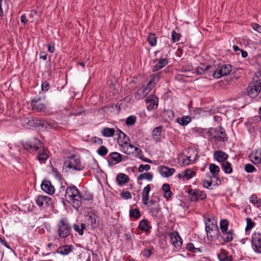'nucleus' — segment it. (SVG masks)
I'll return each instance as SVG.
<instances>
[{
    "label": "nucleus",
    "instance_id": "obj_58",
    "mask_svg": "<svg viewBox=\"0 0 261 261\" xmlns=\"http://www.w3.org/2000/svg\"><path fill=\"white\" fill-rule=\"evenodd\" d=\"M152 254V250L148 248L145 249L143 251V255L149 258Z\"/></svg>",
    "mask_w": 261,
    "mask_h": 261
},
{
    "label": "nucleus",
    "instance_id": "obj_11",
    "mask_svg": "<svg viewBox=\"0 0 261 261\" xmlns=\"http://www.w3.org/2000/svg\"><path fill=\"white\" fill-rule=\"evenodd\" d=\"M32 110L37 112L44 111L46 109V105L41 97L33 98L31 102Z\"/></svg>",
    "mask_w": 261,
    "mask_h": 261
},
{
    "label": "nucleus",
    "instance_id": "obj_55",
    "mask_svg": "<svg viewBox=\"0 0 261 261\" xmlns=\"http://www.w3.org/2000/svg\"><path fill=\"white\" fill-rule=\"evenodd\" d=\"M150 169V166L148 164H141L138 168V171L140 173L143 172L144 170L148 171Z\"/></svg>",
    "mask_w": 261,
    "mask_h": 261
},
{
    "label": "nucleus",
    "instance_id": "obj_9",
    "mask_svg": "<svg viewBox=\"0 0 261 261\" xmlns=\"http://www.w3.org/2000/svg\"><path fill=\"white\" fill-rule=\"evenodd\" d=\"M232 70V66L228 64H223L219 67L217 70H214L213 77L219 79L223 76L227 75L230 73Z\"/></svg>",
    "mask_w": 261,
    "mask_h": 261
},
{
    "label": "nucleus",
    "instance_id": "obj_60",
    "mask_svg": "<svg viewBox=\"0 0 261 261\" xmlns=\"http://www.w3.org/2000/svg\"><path fill=\"white\" fill-rule=\"evenodd\" d=\"M203 185L204 188L208 189L213 185L212 181L204 179L203 180Z\"/></svg>",
    "mask_w": 261,
    "mask_h": 261
},
{
    "label": "nucleus",
    "instance_id": "obj_5",
    "mask_svg": "<svg viewBox=\"0 0 261 261\" xmlns=\"http://www.w3.org/2000/svg\"><path fill=\"white\" fill-rule=\"evenodd\" d=\"M22 146L30 153H33L42 149L43 144L39 139L34 137L22 143Z\"/></svg>",
    "mask_w": 261,
    "mask_h": 261
},
{
    "label": "nucleus",
    "instance_id": "obj_49",
    "mask_svg": "<svg viewBox=\"0 0 261 261\" xmlns=\"http://www.w3.org/2000/svg\"><path fill=\"white\" fill-rule=\"evenodd\" d=\"M149 211L153 217H157L159 212L161 211V208L159 204H158L156 206L151 207Z\"/></svg>",
    "mask_w": 261,
    "mask_h": 261
},
{
    "label": "nucleus",
    "instance_id": "obj_4",
    "mask_svg": "<svg viewBox=\"0 0 261 261\" xmlns=\"http://www.w3.org/2000/svg\"><path fill=\"white\" fill-rule=\"evenodd\" d=\"M205 226L208 240L214 241L218 239L220 232L217 222L215 220H213V221L212 222V224L205 222Z\"/></svg>",
    "mask_w": 261,
    "mask_h": 261
},
{
    "label": "nucleus",
    "instance_id": "obj_32",
    "mask_svg": "<svg viewBox=\"0 0 261 261\" xmlns=\"http://www.w3.org/2000/svg\"><path fill=\"white\" fill-rule=\"evenodd\" d=\"M87 218L89 223L92 227H95L97 225V215L94 213L89 212L87 215Z\"/></svg>",
    "mask_w": 261,
    "mask_h": 261
},
{
    "label": "nucleus",
    "instance_id": "obj_6",
    "mask_svg": "<svg viewBox=\"0 0 261 261\" xmlns=\"http://www.w3.org/2000/svg\"><path fill=\"white\" fill-rule=\"evenodd\" d=\"M210 133L215 141L225 142L228 140L225 129L221 126L211 129Z\"/></svg>",
    "mask_w": 261,
    "mask_h": 261
},
{
    "label": "nucleus",
    "instance_id": "obj_36",
    "mask_svg": "<svg viewBox=\"0 0 261 261\" xmlns=\"http://www.w3.org/2000/svg\"><path fill=\"white\" fill-rule=\"evenodd\" d=\"M115 133V129L112 128L103 127L101 130L102 135L106 137H113Z\"/></svg>",
    "mask_w": 261,
    "mask_h": 261
},
{
    "label": "nucleus",
    "instance_id": "obj_48",
    "mask_svg": "<svg viewBox=\"0 0 261 261\" xmlns=\"http://www.w3.org/2000/svg\"><path fill=\"white\" fill-rule=\"evenodd\" d=\"M137 118L135 116L131 115L128 117L125 121V124L127 126H132L134 125L136 121Z\"/></svg>",
    "mask_w": 261,
    "mask_h": 261
},
{
    "label": "nucleus",
    "instance_id": "obj_35",
    "mask_svg": "<svg viewBox=\"0 0 261 261\" xmlns=\"http://www.w3.org/2000/svg\"><path fill=\"white\" fill-rule=\"evenodd\" d=\"M191 117L188 116H182L181 118L178 117L176 120V122L182 126L187 125L191 122Z\"/></svg>",
    "mask_w": 261,
    "mask_h": 261
},
{
    "label": "nucleus",
    "instance_id": "obj_47",
    "mask_svg": "<svg viewBox=\"0 0 261 261\" xmlns=\"http://www.w3.org/2000/svg\"><path fill=\"white\" fill-rule=\"evenodd\" d=\"M162 129V126H159L154 128L152 130V136L153 137H157L158 139H160L161 136Z\"/></svg>",
    "mask_w": 261,
    "mask_h": 261
},
{
    "label": "nucleus",
    "instance_id": "obj_20",
    "mask_svg": "<svg viewBox=\"0 0 261 261\" xmlns=\"http://www.w3.org/2000/svg\"><path fill=\"white\" fill-rule=\"evenodd\" d=\"M42 190L49 195H53L55 191L54 187L51 185L49 180H44L41 184Z\"/></svg>",
    "mask_w": 261,
    "mask_h": 261
},
{
    "label": "nucleus",
    "instance_id": "obj_64",
    "mask_svg": "<svg viewBox=\"0 0 261 261\" xmlns=\"http://www.w3.org/2000/svg\"><path fill=\"white\" fill-rule=\"evenodd\" d=\"M255 76L257 79L255 81H259V83H261V69L259 67L258 71L255 74Z\"/></svg>",
    "mask_w": 261,
    "mask_h": 261
},
{
    "label": "nucleus",
    "instance_id": "obj_39",
    "mask_svg": "<svg viewBox=\"0 0 261 261\" xmlns=\"http://www.w3.org/2000/svg\"><path fill=\"white\" fill-rule=\"evenodd\" d=\"M209 169L210 172L212 174L213 177H217V175H218L220 171L219 167L214 164H211L210 165Z\"/></svg>",
    "mask_w": 261,
    "mask_h": 261
},
{
    "label": "nucleus",
    "instance_id": "obj_19",
    "mask_svg": "<svg viewBox=\"0 0 261 261\" xmlns=\"http://www.w3.org/2000/svg\"><path fill=\"white\" fill-rule=\"evenodd\" d=\"M215 69L214 67L211 65H202L201 66H198L196 68V73L198 75H204L213 72Z\"/></svg>",
    "mask_w": 261,
    "mask_h": 261
},
{
    "label": "nucleus",
    "instance_id": "obj_46",
    "mask_svg": "<svg viewBox=\"0 0 261 261\" xmlns=\"http://www.w3.org/2000/svg\"><path fill=\"white\" fill-rule=\"evenodd\" d=\"M247 225L245 228L246 232L250 230L255 226V223L252 221L251 218H247L246 219Z\"/></svg>",
    "mask_w": 261,
    "mask_h": 261
},
{
    "label": "nucleus",
    "instance_id": "obj_52",
    "mask_svg": "<svg viewBox=\"0 0 261 261\" xmlns=\"http://www.w3.org/2000/svg\"><path fill=\"white\" fill-rule=\"evenodd\" d=\"M181 37V35L179 33L176 32L175 31H172L171 33V39L173 42H176L179 41Z\"/></svg>",
    "mask_w": 261,
    "mask_h": 261
},
{
    "label": "nucleus",
    "instance_id": "obj_1",
    "mask_svg": "<svg viewBox=\"0 0 261 261\" xmlns=\"http://www.w3.org/2000/svg\"><path fill=\"white\" fill-rule=\"evenodd\" d=\"M65 191V197L67 200L71 203L73 207L78 208L82 203V197L79 190L75 186L65 187L62 185L60 187V192L64 193Z\"/></svg>",
    "mask_w": 261,
    "mask_h": 261
},
{
    "label": "nucleus",
    "instance_id": "obj_41",
    "mask_svg": "<svg viewBox=\"0 0 261 261\" xmlns=\"http://www.w3.org/2000/svg\"><path fill=\"white\" fill-rule=\"evenodd\" d=\"M152 178L153 174L151 173L148 172L140 174L137 177L138 180H142L146 179L147 180L150 181Z\"/></svg>",
    "mask_w": 261,
    "mask_h": 261
},
{
    "label": "nucleus",
    "instance_id": "obj_51",
    "mask_svg": "<svg viewBox=\"0 0 261 261\" xmlns=\"http://www.w3.org/2000/svg\"><path fill=\"white\" fill-rule=\"evenodd\" d=\"M195 174L196 172L190 169H187L184 172V176L189 179L192 178Z\"/></svg>",
    "mask_w": 261,
    "mask_h": 261
},
{
    "label": "nucleus",
    "instance_id": "obj_3",
    "mask_svg": "<svg viewBox=\"0 0 261 261\" xmlns=\"http://www.w3.org/2000/svg\"><path fill=\"white\" fill-rule=\"evenodd\" d=\"M63 165L66 168L72 169L76 171H81L84 168V166L81 163L80 157L75 154H73L70 156L68 157L64 161Z\"/></svg>",
    "mask_w": 261,
    "mask_h": 261
},
{
    "label": "nucleus",
    "instance_id": "obj_57",
    "mask_svg": "<svg viewBox=\"0 0 261 261\" xmlns=\"http://www.w3.org/2000/svg\"><path fill=\"white\" fill-rule=\"evenodd\" d=\"M254 159L255 162V164H260L261 163V150L257 151L254 156Z\"/></svg>",
    "mask_w": 261,
    "mask_h": 261
},
{
    "label": "nucleus",
    "instance_id": "obj_27",
    "mask_svg": "<svg viewBox=\"0 0 261 261\" xmlns=\"http://www.w3.org/2000/svg\"><path fill=\"white\" fill-rule=\"evenodd\" d=\"M151 190V186L148 184L143 189L142 195V203L145 205H147L149 200V194Z\"/></svg>",
    "mask_w": 261,
    "mask_h": 261
},
{
    "label": "nucleus",
    "instance_id": "obj_7",
    "mask_svg": "<svg viewBox=\"0 0 261 261\" xmlns=\"http://www.w3.org/2000/svg\"><path fill=\"white\" fill-rule=\"evenodd\" d=\"M247 94L251 98L256 97L261 91V83L259 81H254L251 83L247 89Z\"/></svg>",
    "mask_w": 261,
    "mask_h": 261
},
{
    "label": "nucleus",
    "instance_id": "obj_12",
    "mask_svg": "<svg viewBox=\"0 0 261 261\" xmlns=\"http://www.w3.org/2000/svg\"><path fill=\"white\" fill-rule=\"evenodd\" d=\"M251 247L256 253H261V233L254 232L252 236Z\"/></svg>",
    "mask_w": 261,
    "mask_h": 261
},
{
    "label": "nucleus",
    "instance_id": "obj_42",
    "mask_svg": "<svg viewBox=\"0 0 261 261\" xmlns=\"http://www.w3.org/2000/svg\"><path fill=\"white\" fill-rule=\"evenodd\" d=\"M147 41L151 46H155L156 44V37L155 34L154 33H150L147 37Z\"/></svg>",
    "mask_w": 261,
    "mask_h": 261
},
{
    "label": "nucleus",
    "instance_id": "obj_23",
    "mask_svg": "<svg viewBox=\"0 0 261 261\" xmlns=\"http://www.w3.org/2000/svg\"><path fill=\"white\" fill-rule=\"evenodd\" d=\"M189 133L190 135L195 137H205L206 132L205 129L195 127L192 128L190 130Z\"/></svg>",
    "mask_w": 261,
    "mask_h": 261
},
{
    "label": "nucleus",
    "instance_id": "obj_24",
    "mask_svg": "<svg viewBox=\"0 0 261 261\" xmlns=\"http://www.w3.org/2000/svg\"><path fill=\"white\" fill-rule=\"evenodd\" d=\"M214 158L218 162L222 163L226 161L228 158V155L222 150H218L214 152Z\"/></svg>",
    "mask_w": 261,
    "mask_h": 261
},
{
    "label": "nucleus",
    "instance_id": "obj_50",
    "mask_svg": "<svg viewBox=\"0 0 261 261\" xmlns=\"http://www.w3.org/2000/svg\"><path fill=\"white\" fill-rule=\"evenodd\" d=\"M97 153L101 156H104L108 153V149L105 146H101L97 150Z\"/></svg>",
    "mask_w": 261,
    "mask_h": 261
},
{
    "label": "nucleus",
    "instance_id": "obj_31",
    "mask_svg": "<svg viewBox=\"0 0 261 261\" xmlns=\"http://www.w3.org/2000/svg\"><path fill=\"white\" fill-rule=\"evenodd\" d=\"M138 228L142 231L148 232L151 228V226L149 225L147 220L143 219L140 222Z\"/></svg>",
    "mask_w": 261,
    "mask_h": 261
},
{
    "label": "nucleus",
    "instance_id": "obj_16",
    "mask_svg": "<svg viewBox=\"0 0 261 261\" xmlns=\"http://www.w3.org/2000/svg\"><path fill=\"white\" fill-rule=\"evenodd\" d=\"M171 242L173 246L177 249H180L182 244V240L179 233L174 231L170 233Z\"/></svg>",
    "mask_w": 261,
    "mask_h": 261
},
{
    "label": "nucleus",
    "instance_id": "obj_34",
    "mask_svg": "<svg viewBox=\"0 0 261 261\" xmlns=\"http://www.w3.org/2000/svg\"><path fill=\"white\" fill-rule=\"evenodd\" d=\"M218 258L220 261H231L232 257L230 255H229L228 253L224 250H222L220 253L218 255Z\"/></svg>",
    "mask_w": 261,
    "mask_h": 261
},
{
    "label": "nucleus",
    "instance_id": "obj_59",
    "mask_svg": "<svg viewBox=\"0 0 261 261\" xmlns=\"http://www.w3.org/2000/svg\"><path fill=\"white\" fill-rule=\"evenodd\" d=\"M49 84L47 81H44L42 83L41 88L43 91H47L49 88Z\"/></svg>",
    "mask_w": 261,
    "mask_h": 261
},
{
    "label": "nucleus",
    "instance_id": "obj_22",
    "mask_svg": "<svg viewBox=\"0 0 261 261\" xmlns=\"http://www.w3.org/2000/svg\"><path fill=\"white\" fill-rule=\"evenodd\" d=\"M150 89L147 87H142L137 90V92L134 94L136 99L139 100L144 97L150 91Z\"/></svg>",
    "mask_w": 261,
    "mask_h": 261
},
{
    "label": "nucleus",
    "instance_id": "obj_33",
    "mask_svg": "<svg viewBox=\"0 0 261 261\" xmlns=\"http://www.w3.org/2000/svg\"><path fill=\"white\" fill-rule=\"evenodd\" d=\"M24 122L27 123L29 127L37 128V118H28L25 119Z\"/></svg>",
    "mask_w": 261,
    "mask_h": 261
},
{
    "label": "nucleus",
    "instance_id": "obj_54",
    "mask_svg": "<svg viewBox=\"0 0 261 261\" xmlns=\"http://www.w3.org/2000/svg\"><path fill=\"white\" fill-rule=\"evenodd\" d=\"M245 171L247 173H252L256 171V168L253 165L247 164L245 166Z\"/></svg>",
    "mask_w": 261,
    "mask_h": 261
},
{
    "label": "nucleus",
    "instance_id": "obj_18",
    "mask_svg": "<svg viewBox=\"0 0 261 261\" xmlns=\"http://www.w3.org/2000/svg\"><path fill=\"white\" fill-rule=\"evenodd\" d=\"M158 171L163 177H169L174 173L175 169L165 166H160L158 167Z\"/></svg>",
    "mask_w": 261,
    "mask_h": 261
},
{
    "label": "nucleus",
    "instance_id": "obj_15",
    "mask_svg": "<svg viewBox=\"0 0 261 261\" xmlns=\"http://www.w3.org/2000/svg\"><path fill=\"white\" fill-rule=\"evenodd\" d=\"M145 101L147 103V109L149 111L156 109L159 104V98L153 95H150L145 99Z\"/></svg>",
    "mask_w": 261,
    "mask_h": 261
},
{
    "label": "nucleus",
    "instance_id": "obj_45",
    "mask_svg": "<svg viewBox=\"0 0 261 261\" xmlns=\"http://www.w3.org/2000/svg\"><path fill=\"white\" fill-rule=\"evenodd\" d=\"M129 216L132 218H135L136 219H139L141 217L140 210L138 208L130 210Z\"/></svg>",
    "mask_w": 261,
    "mask_h": 261
},
{
    "label": "nucleus",
    "instance_id": "obj_2",
    "mask_svg": "<svg viewBox=\"0 0 261 261\" xmlns=\"http://www.w3.org/2000/svg\"><path fill=\"white\" fill-rule=\"evenodd\" d=\"M72 230L70 224L65 218L60 220L57 225V232L60 238H65L69 236Z\"/></svg>",
    "mask_w": 261,
    "mask_h": 261
},
{
    "label": "nucleus",
    "instance_id": "obj_10",
    "mask_svg": "<svg viewBox=\"0 0 261 261\" xmlns=\"http://www.w3.org/2000/svg\"><path fill=\"white\" fill-rule=\"evenodd\" d=\"M127 159V156H122L120 153L117 152H113L110 153L107 158L109 165L119 164L123 161H126Z\"/></svg>",
    "mask_w": 261,
    "mask_h": 261
},
{
    "label": "nucleus",
    "instance_id": "obj_8",
    "mask_svg": "<svg viewBox=\"0 0 261 261\" xmlns=\"http://www.w3.org/2000/svg\"><path fill=\"white\" fill-rule=\"evenodd\" d=\"M189 199L192 202H197L202 200L206 198V194L204 191L198 189H189L188 191Z\"/></svg>",
    "mask_w": 261,
    "mask_h": 261
},
{
    "label": "nucleus",
    "instance_id": "obj_29",
    "mask_svg": "<svg viewBox=\"0 0 261 261\" xmlns=\"http://www.w3.org/2000/svg\"><path fill=\"white\" fill-rule=\"evenodd\" d=\"M160 79V73L154 74L150 76V80L148 82L147 86L150 89L154 87L156 84L159 82Z\"/></svg>",
    "mask_w": 261,
    "mask_h": 261
},
{
    "label": "nucleus",
    "instance_id": "obj_53",
    "mask_svg": "<svg viewBox=\"0 0 261 261\" xmlns=\"http://www.w3.org/2000/svg\"><path fill=\"white\" fill-rule=\"evenodd\" d=\"M120 195L122 198L125 200L130 199L132 198V195L129 192L126 191H122Z\"/></svg>",
    "mask_w": 261,
    "mask_h": 261
},
{
    "label": "nucleus",
    "instance_id": "obj_44",
    "mask_svg": "<svg viewBox=\"0 0 261 261\" xmlns=\"http://www.w3.org/2000/svg\"><path fill=\"white\" fill-rule=\"evenodd\" d=\"M229 222L227 219H222L220 223V228L222 232L227 230Z\"/></svg>",
    "mask_w": 261,
    "mask_h": 261
},
{
    "label": "nucleus",
    "instance_id": "obj_43",
    "mask_svg": "<svg viewBox=\"0 0 261 261\" xmlns=\"http://www.w3.org/2000/svg\"><path fill=\"white\" fill-rule=\"evenodd\" d=\"M187 249L193 253H197L201 252V250L200 248H196L194 246V245L192 243H189L187 244L186 246Z\"/></svg>",
    "mask_w": 261,
    "mask_h": 261
},
{
    "label": "nucleus",
    "instance_id": "obj_14",
    "mask_svg": "<svg viewBox=\"0 0 261 261\" xmlns=\"http://www.w3.org/2000/svg\"><path fill=\"white\" fill-rule=\"evenodd\" d=\"M58 127V124L55 121H48L43 119H38L37 128L40 129H54Z\"/></svg>",
    "mask_w": 261,
    "mask_h": 261
},
{
    "label": "nucleus",
    "instance_id": "obj_38",
    "mask_svg": "<svg viewBox=\"0 0 261 261\" xmlns=\"http://www.w3.org/2000/svg\"><path fill=\"white\" fill-rule=\"evenodd\" d=\"M87 226L85 223H82L81 226L78 224H74L73 228L74 230L78 233L80 236H83L84 230L86 229Z\"/></svg>",
    "mask_w": 261,
    "mask_h": 261
},
{
    "label": "nucleus",
    "instance_id": "obj_61",
    "mask_svg": "<svg viewBox=\"0 0 261 261\" xmlns=\"http://www.w3.org/2000/svg\"><path fill=\"white\" fill-rule=\"evenodd\" d=\"M92 139L93 142L97 144L101 145L103 143V141L102 139L99 137H94Z\"/></svg>",
    "mask_w": 261,
    "mask_h": 261
},
{
    "label": "nucleus",
    "instance_id": "obj_30",
    "mask_svg": "<svg viewBox=\"0 0 261 261\" xmlns=\"http://www.w3.org/2000/svg\"><path fill=\"white\" fill-rule=\"evenodd\" d=\"M168 63V59L167 58L161 59L158 63L153 67V71H156L164 67Z\"/></svg>",
    "mask_w": 261,
    "mask_h": 261
},
{
    "label": "nucleus",
    "instance_id": "obj_28",
    "mask_svg": "<svg viewBox=\"0 0 261 261\" xmlns=\"http://www.w3.org/2000/svg\"><path fill=\"white\" fill-rule=\"evenodd\" d=\"M37 152L38 153V155L36 158L39 161L40 163L41 164L45 163L48 156L46 151L44 149V146L42 147V149L38 150Z\"/></svg>",
    "mask_w": 261,
    "mask_h": 261
},
{
    "label": "nucleus",
    "instance_id": "obj_62",
    "mask_svg": "<svg viewBox=\"0 0 261 261\" xmlns=\"http://www.w3.org/2000/svg\"><path fill=\"white\" fill-rule=\"evenodd\" d=\"M252 27L254 30L261 33V25L259 24L256 23H252Z\"/></svg>",
    "mask_w": 261,
    "mask_h": 261
},
{
    "label": "nucleus",
    "instance_id": "obj_21",
    "mask_svg": "<svg viewBox=\"0 0 261 261\" xmlns=\"http://www.w3.org/2000/svg\"><path fill=\"white\" fill-rule=\"evenodd\" d=\"M74 249V247L72 245H64L60 246L55 252L59 253L62 255H66Z\"/></svg>",
    "mask_w": 261,
    "mask_h": 261
},
{
    "label": "nucleus",
    "instance_id": "obj_56",
    "mask_svg": "<svg viewBox=\"0 0 261 261\" xmlns=\"http://www.w3.org/2000/svg\"><path fill=\"white\" fill-rule=\"evenodd\" d=\"M166 116L169 120H172L174 117V112L172 110H167L165 112Z\"/></svg>",
    "mask_w": 261,
    "mask_h": 261
},
{
    "label": "nucleus",
    "instance_id": "obj_37",
    "mask_svg": "<svg viewBox=\"0 0 261 261\" xmlns=\"http://www.w3.org/2000/svg\"><path fill=\"white\" fill-rule=\"evenodd\" d=\"M221 168L225 173L230 174L232 172L231 164L228 161L221 163Z\"/></svg>",
    "mask_w": 261,
    "mask_h": 261
},
{
    "label": "nucleus",
    "instance_id": "obj_26",
    "mask_svg": "<svg viewBox=\"0 0 261 261\" xmlns=\"http://www.w3.org/2000/svg\"><path fill=\"white\" fill-rule=\"evenodd\" d=\"M129 177L126 174L120 173L117 174L116 180L118 186H122L129 181Z\"/></svg>",
    "mask_w": 261,
    "mask_h": 261
},
{
    "label": "nucleus",
    "instance_id": "obj_40",
    "mask_svg": "<svg viewBox=\"0 0 261 261\" xmlns=\"http://www.w3.org/2000/svg\"><path fill=\"white\" fill-rule=\"evenodd\" d=\"M118 143L121 145H123L124 143H126L127 142L130 141V139L129 137H128L124 133L118 136V137H116Z\"/></svg>",
    "mask_w": 261,
    "mask_h": 261
},
{
    "label": "nucleus",
    "instance_id": "obj_25",
    "mask_svg": "<svg viewBox=\"0 0 261 261\" xmlns=\"http://www.w3.org/2000/svg\"><path fill=\"white\" fill-rule=\"evenodd\" d=\"M234 233L232 229H230L228 231H224L222 232L221 238L223 241L225 243H229L232 241Z\"/></svg>",
    "mask_w": 261,
    "mask_h": 261
},
{
    "label": "nucleus",
    "instance_id": "obj_63",
    "mask_svg": "<svg viewBox=\"0 0 261 261\" xmlns=\"http://www.w3.org/2000/svg\"><path fill=\"white\" fill-rule=\"evenodd\" d=\"M48 51L50 53H54L55 51V43H51L47 44Z\"/></svg>",
    "mask_w": 261,
    "mask_h": 261
},
{
    "label": "nucleus",
    "instance_id": "obj_13",
    "mask_svg": "<svg viewBox=\"0 0 261 261\" xmlns=\"http://www.w3.org/2000/svg\"><path fill=\"white\" fill-rule=\"evenodd\" d=\"M35 202L39 207L45 208L52 205L53 199L47 196L39 195L36 198Z\"/></svg>",
    "mask_w": 261,
    "mask_h": 261
},
{
    "label": "nucleus",
    "instance_id": "obj_17",
    "mask_svg": "<svg viewBox=\"0 0 261 261\" xmlns=\"http://www.w3.org/2000/svg\"><path fill=\"white\" fill-rule=\"evenodd\" d=\"M121 147L124 152L127 154H133L136 151L138 155H139L140 153L142 152L141 149L134 146L132 144L129 143L128 142L122 145Z\"/></svg>",
    "mask_w": 261,
    "mask_h": 261
}]
</instances>
